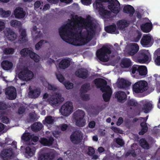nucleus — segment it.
I'll use <instances>...</instances> for the list:
<instances>
[{"mask_svg":"<svg viewBox=\"0 0 160 160\" xmlns=\"http://www.w3.org/2000/svg\"><path fill=\"white\" fill-rule=\"evenodd\" d=\"M54 119L52 117L50 116H48L46 117L45 119L43 121V123L44 124L46 123L50 124H52L54 122Z\"/></svg>","mask_w":160,"mask_h":160,"instance_id":"41","label":"nucleus"},{"mask_svg":"<svg viewBox=\"0 0 160 160\" xmlns=\"http://www.w3.org/2000/svg\"><path fill=\"white\" fill-rule=\"evenodd\" d=\"M116 27L115 24H113L105 27V30L108 33H112L116 30Z\"/></svg>","mask_w":160,"mask_h":160,"instance_id":"36","label":"nucleus"},{"mask_svg":"<svg viewBox=\"0 0 160 160\" xmlns=\"http://www.w3.org/2000/svg\"><path fill=\"white\" fill-rule=\"evenodd\" d=\"M135 12L133 7L129 5L125 6L123 8V12L125 13L129 14V16L132 17L133 16Z\"/></svg>","mask_w":160,"mask_h":160,"instance_id":"22","label":"nucleus"},{"mask_svg":"<svg viewBox=\"0 0 160 160\" xmlns=\"http://www.w3.org/2000/svg\"><path fill=\"white\" fill-rule=\"evenodd\" d=\"M129 23L126 20H121L118 22L117 25L121 29H123L125 28L128 26Z\"/></svg>","mask_w":160,"mask_h":160,"instance_id":"35","label":"nucleus"},{"mask_svg":"<svg viewBox=\"0 0 160 160\" xmlns=\"http://www.w3.org/2000/svg\"><path fill=\"white\" fill-rule=\"evenodd\" d=\"M127 102V105L129 106L135 107L138 105V103L133 99H130L128 100Z\"/></svg>","mask_w":160,"mask_h":160,"instance_id":"49","label":"nucleus"},{"mask_svg":"<svg viewBox=\"0 0 160 160\" xmlns=\"http://www.w3.org/2000/svg\"><path fill=\"white\" fill-rule=\"evenodd\" d=\"M2 156L3 158H9L11 156V153L7 150H5L2 152Z\"/></svg>","mask_w":160,"mask_h":160,"instance_id":"50","label":"nucleus"},{"mask_svg":"<svg viewBox=\"0 0 160 160\" xmlns=\"http://www.w3.org/2000/svg\"><path fill=\"white\" fill-rule=\"evenodd\" d=\"M95 151L94 148L91 147H89L88 148L87 154L90 156H92L95 153Z\"/></svg>","mask_w":160,"mask_h":160,"instance_id":"53","label":"nucleus"},{"mask_svg":"<svg viewBox=\"0 0 160 160\" xmlns=\"http://www.w3.org/2000/svg\"><path fill=\"white\" fill-rule=\"evenodd\" d=\"M21 22L16 20H12L10 22L11 26L15 28H19L21 26Z\"/></svg>","mask_w":160,"mask_h":160,"instance_id":"46","label":"nucleus"},{"mask_svg":"<svg viewBox=\"0 0 160 160\" xmlns=\"http://www.w3.org/2000/svg\"><path fill=\"white\" fill-rule=\"evenodd\" d=\"M148 128H142L141 131L139 132L138 134L140 135H142L148 131Z\"/></svg>","mask_w":160,"mask_h":160,"instance_id":"58","label":"nucleus"},{"mask_svg":"<svg viewBox=\"0 0 160 160\" xmlns=\"http://www.w3.org/2000/svg\"><path fill=\"white\" fill-rule=\"evenodd\" d=\"M95 7L96 9L98 10L99 14L102 18H106L110 15L111 12L105 9L103 4H98Z\"/></svg>","mask_w":160,"mask_h":160,"instance_id":"12","label":"nucleus"},{"mask_svg":"<svg viewBox=\"0 0 160 160\" xmlns=\"http://www.w3.org/2000/svg\"><path fill=\"white\" fill-rule=\"evenodd\" d=\"M150 53L148 50H142L139 52L137 58L140 63H143L149 61V55Z\"/></svg>","mask_w":160,"mask_h":160,"instance_id":"11","label":"nucleus"},{"mask_svg":"<svg viewBox=\"0 0 160 160\" xmlns=\"http://www.w3.org/2000/svg\"><path fill=\"white\" fill-rule=\"evenodd\" d=\"M105 92L102 94V97L104 101L107 102L109 101L112 95L111 89L108 91L106 90Z\"/></svg>","mask_w":160,"mask_h":160,"instance_id":"34","label":"nucleus"},{"mask_svg":"<svg viewBox=\"0 0 160 160\" xmlns=\"http://www.w3.org/2000/svg\"><path fill=\"white\" fill-rule=\"evenodd\" d=\"M73 109L72 102L70 101H68L62 106L60 112L62 115L68 116L72 112Z\"/></svg>","mask_w":160,"mask_h":160,"instance_id":"8","label":"nucleus"},{"mask_svg":"<svg viewBox=\"0 0 160 160\" xmlns=\"http://www.w3.org/2000/svg\"><path fill=\"white\" fill-rule=\"evenodd\" d=\"M69 22L62 26L59 29V34L62 39L66 42H68L70 36L75 38L78 40L82 35L81 31L78 32V31L74 32L72 26L78 27L79 29H82L83 27L87 30L88 34L92 32H94L93 23L90 19H84L81 16L75 15L71 21L68 20Z\"/></svg>","mask_w":160,"mask_h":160,"instance_id":"1","label":"nucleus"},{"mask_svg":"<svg viewBox=\"0 0 160 160\" xmlns=\"http://www.w3.org/2000/svg\"><path fill=\"white\" fill-rule=\"evenodd\" d=\"M140 65H133L131 69L132 73L133 74H136V75H139V68Z\"/></svg>","mask_w":160,"mask_h":160,"instance_id":"39","label":"nucleus"},{"mask_svg":"<svg viewBox=\"0 0 160 160\" xmlns=\"http://www.w3.org/2000/svg\"><path fill=\"white\" fill-rule=\"evenodd\" d=\"M152 27V24L150 21L148 22L142 23L141 25L142 31L145 33H148L151 31Z\"/></svg>","mask_w":160,"mask_h":160,"instance_id":"19","label":"nucleus"},{"mask_svg":"<svg viewBox=\"0 0 160 160\" xmlns=\"http://www.w3.org/2000/svg\"><path fill=\"white\" fill-rule=\"evenodd\" d=\"M19 76L23 80L28 81L33 78L34 74L27 67H25L22 69L19 73Z\"/></svg>","mask_w":160,"mask_h":160,"instance_id":"7","label":"nucleus"},{"mask_svg":"<svg viewBox=\"0 0 160 160\" xmlns=\"http://www.w3.org/2000/svg\"><path fill=\"white\" fill-rule=\"evenodd\" d=\"M85 116V113L82 110H78L73 114V118L74 120L83 119Z\"/></svg>","mask_w":160,"mask_h":160,"instance_id":"29","label":"nucleus"},{"mask_svg":"<svg viewBox=\"0 0 160 160\" xmlns=\"http://www.w3.org/2000/svg\"><path fill=\"white\" fill-rule=\"evenodd\" d=\"M153 59L156 64L160 65V51L158 53H154Z\"/></svg>","mask_w":160,"mask_h":160,"instance_id":"43","label":"nucleus"},{"mask_svg":"<svg viewBox=\"0 0 160 160\" xmlns=\"http://www.w3.org/2000/svg\"><path fill=\"white\" fill-rule=\"evenodd\" d=\"M82 100L85 101H87L90 99L89 95L88 94H84L81 95Z\"/></svg>","mask_w":160,"mask_h":160,"instance_id":"56","label":"nucleus"},{"mask_svg":"<svg viewBox=\"0 0 160 160\" xmlns=\"http://www.w3.org/2000/svg\"><path fill=\"white\" fill-rule=\"evenodd\" d=\"M8 108V105L3 102H0V110H4Z\"/></svg>","mask_w":160,"mask_h":160,"instance_id":"52","label":"nucleus"},{"mask_svg":"<svg viewBox=\"0 0 160 160\" xmlns=\"http://www.w3.org/2000/svg\"><path fill=\"white\" fill-rule=\"evenodd\" d=\"M121 65L124 68H129L132 65L131 61L128 58H123L121 60Z\"/></svg>","mask_w":160,"mask_h":160,"instance_id":"28","label":"nucleus"},{"mask_svg":"<svg viewBox=\"0 0 160 160\" xmlns=\"http://www.w3.org/2000/svg\"><path fill=\"white\" fill-rule=\"evenodd\" d=\"M76 121V125L79 127H82L85 126V122L83 119H79L77 120H75Z\"/></svg>","mask_w":160,"mask_h":160,"instance_id":"45","label":"nucleus"},{"mask_svg":"<svg viewBox=\"0 0 160 160\" xmlns=\"http://www.w3.org/2000/svg\"><path fill=\"white\" fill-rule=\"evenodd\" d=\"M151 41V37L148 35L145 34L142 36L141 40L140 43L143 47L148 48L152 46Z\"/></svg>","mask_w":160,"mask_h":160,"instance_id":"14","label":"nucleus"},{"mask_svg":"<svg viewBox=\"0 0 160 160\" xmlns=\"http://www.w3.org/2000/svg\"><path fill=\"white\" fill-rule=\"evenodd\" d=\"M40 93V91L37 89L30 90L28 93V95L30 97L35 98L38 97Z\"/></svg>","mask_w":160,"mask_h":160,"instance_id":"30","label":"nucleus"},{"mask_svg":"<svg viewBox=\"0 0 160 160\" xmlns=\"http://www.w3.org/2000/svg\"><path fill=\"white\" fill-rule=\"evenodd\" d=\"M91 89L90 84L89 82H86L82 85L80 91L81 93H86Z\"/></svg>","mask_w":160,"mask_h":160,"instance_id":"32","label":"nucleus"},{"mask_svg":"<svg viewBox=\"0 0 160 160\" xmlns=\"http://www.w3.org/2000/svg\"><path fill=\"white\" fill-rule=\"evenodd\" d=\"M88 35H82L81 37L78 40L80 42L82 45H84L88 42Z\"/></svg>","mask_w":160,"mask_h":160,"instance_id":"44","label":"nucleus"},{"mask_svg":"<svg viewBox=\"0 0 160 160\" xmlns=\"http://www.w3.org/2000/svg\"><path fill=\"white\" fill-rule=\"evenodd\" d=\"M54 141L53 138L50 137L48 139L45 138H41L40 142L44 146H50L52 144Z\"/></svg>","mask_w":160,"mask_h":160,"instance_id":"21","label":"nucleus"},{"mask_svg":"<svg viewBox=\"0 0 160 160\" xmlns=\"http://www.w3.org/2000/svg\"><path fill=\"white\" fill-rule=\"evenodd\" d=\"M70 65V61L68 59L64 58L61 60L59 64V68L64 69L69 67Z\"/></svg>","mask_w":160,"mask_h":160,"instance_id":"24","label":"nucleus"},{"mask_svg":"<svg viewBox=\"0 0 160 160\" xmlns=\"http://www.w3.org/2000/svg\"><path fill=\"white\" fill-rule=\"evenodd\" d=\"M97 88H100L102 92H104L106 90L108 91L111 89L110 87L107 85V82L105 79L102 78H97L93 81Z\"/></svg>","mask_w":160,"mask_h":160,"instance_id":"6","label":"nucleus"},{"mask_svg":"<svg viewBox=\"0 0 160 160\" xmlns=\"http://www.w3.org/2000/svg\"><path fill=\"white\" fill-rule=\"evenodd\" d=\"M32 138V135L28 132H25L21 137L22 140L24 142H28Z\"/></svg>","mask_w":160,"mask_h":160,"instance_id":"37","label":"nucleus"},{"mask_svg":"<svg viewBox=\"0 0 160 160\" xmlns=\"http://www.w3.org/2000/svg\"><path fill=\"white\" fill-rule=\"evenodd\" d=\"M4 34L9 40L12 41L15 40L17 37L16 34L10 28L5 31Z\"/></svg>","mask_w":160,"mask_h":160,"instance_id":"15","label":"nucleus"},{"mask_svg":"<svg viewBox=\"0 0 160 160\" xmlns=\"http://www.w3.org/2000/svg\"><path fill=\"white\" fill-rule=\"evenodd\" d=\"M116 142L118 145L121 146H123L124 144L122 139L120 138H116Z\"/></svg>","mask_w":160,"mask_h":160,"instance_id":"55","label":"nucleus"},{"mask_svg":"<svg viewBox=\"0 0 160 160\" xmlns=\"http://www.w3.org/2000/svg\"><path fill=\"white\" fill-rule=\"evenodd\" d=\"M142 102V111L146 113H148L152 108V103L147 101H143Z\"/></svg>","mask_w":160,"mask_h":160,"instance_id":"16","label":"nucleus"},{"mask_svg":"<svg viewBox=\"0 0 160 160\" xmlns=\"http://www.w3.org/2000/svg\"><path fill=\"white\" fill-rule=\"evenodd\" d=\"M71 142L75 144H78L81 142L83 139V134L79 130L73 131L70 136Z\"/></svg>","mask_w":160,"mask_h":160,"instance_id":"9","label":"nucleus"},{"mask_svg":"<svg viewBox=\"0 0 160 160\" xmlns=\"http://www.w3.org/2000/svg\"><path fill=\"white\" fill-rule=\"evenodd\" d=\"M47 42V41L44 40H40L35 45V49L36 50H39L41 48L42 45L44 43H46Z\"/></svg>","mask_w":160,"mask_h":160,"instance_id":"48","label":"nucleus"},{"mask_svg":"<svg viewBox=\"0 0 160 160\" xmlns=\"http://www.w3.org/2000/svg\"><path fill=\"white\" fill-rule=\"evenodd\" d=\"M14 14L16 18H23L25 16V13L22 8L18 7L14 11Z\"/></svg>","mask_w":160,"mask_h":160,"instance_id":"20","label":"nucleus"},{"mask_svg":"<svg viewBox=\"0 0 160 160\" xmlns=\"http://www.w3.org/2000/svg\"><path fill=\"white\" fill-rule=\"evenodd\" d=\"M75 74L77 77L83 79L87 78L89 76L88 70L83 68L78 69L75 72Z\"/></svg>","mask_w":160,"mask_h":160,"instance_id":"13","label":"nucleus"},{"mask_svg":"<svg viewBox=\"0 0 160 160\" xmlns=\"http://www.w3.org/2000/svg\"><path fill=\"white\" fill-rule=\"evenodd\" d=\"M43 126V125L40 122H36L34 123L32 125L31 128L33 131L35 132H37L41 130Z\"/></svg>","mask_w":160,"mask_h":160,"instance_id":"31","label":"nucleus"},{"mask_svg":"<svg viewBox=\"0 0 160 160\" xmlns=\"http://www.w3.org/2000/svg\"><path fill=\"white\" fill-rule=\"evenodd\" d=\"M148 88L147 82L144 80L137 82L132 86L133 92L137 94L142 93L146 91Z\"/></svg>","mask_w":160,"mask_h":160,"instance_id":"4","label":"nucleus"},{"mask_svg":"<svg viewBox=\"0 0 160 160\" xmlns=\"http://www.w3.org/2000/svg\"><path fill=\"white\" fill-rule=\"evenodd\" d=\"M102 2H108L109 5L108 8L111 11L114 13H118L120 11V5L117 0H96L95 5L97 6L98 4H103Z\"/></svg>","mask_w":160,"mask_h":160,"instance_id":"2","label":"nucleus"},{"mask_svg":"<svg viewBox=\"0 0 160 160\" xmlns=\"http://www.w3.org/2000/svg\"><path fill=\"white\" fill-rule=\"evenodd\" d=\"M139 49V46L137 43H131L128 50V54L130 56H133L137 53Z\"/></svg>","mask_w":160,"mask_h":160,"instance_id":"18","label":"nucleus"},{"mask_svg":"<svg viewBox=\"0 0 160 160\" xmlns=\"http://www.w3.org/2000/svg\"><path fill=\"white\" fill-rule=\"evenodd\" d=\"M56 76L58 81L62 82L64 81L65 78L63 76L60 74H57Z\"/></svg>","mask_w":160,"mask_h":160,"instance_id":"57","label":"nucleus"},{"mask_svg":"<svg viewBox=\"0 0 160 160\" xmlns=\"http://www.w3.org/2000/svg\"><path fill=\"white\" fill-rule=\"evenodd\" d=\"M115 97L117 98L118 102H121L123 100L127 99V95L123 92L118 91L116 93Z\"/></svg>","mask_w":160,"mask_h":160,"instance_id":"26","label":"nucleus"},{"mask_svg":"<svg viewBox=\"0 0 160 160\" xmlns=\"http://www.w3.org/2000/svg\"><path fill=\"white\" fill-rule=\"evenodd\" d=\"M82 3L85 5H88L91 3L92 0H81Z\"/></svg>","mask_w":160,"mask_h":160,"instance_id":"62","label":"nucleus"},{"mask_svg":"<svg viewBox=\"0 0 160 160\" xmlns=\"http://www.w3.org/2000/svg\"><path fill=\"white\" fill-rule=\"evenodd\" d=\"M64 100V98L62 97L60 94L55 93L49 98L48 101L51 105L54 106L62 102Z\"/></svg>","mask_w":160,"mask_h":160,"instance_id":"10","label":"nucleus"},{"mask_svg":"<svg viewBox=\"0 0 160 160\" xmlns=\"http://www.w3.org/2000/svg\"><path fill=\"white\" fill-rule=\"evenodd\" d=\"M20 35L19 37V41L22 43L27 42L28 40L27 37L26 31L25 29H22L20 31Z\"/></svg>","mask_w":160,"mask_h":160,"instance_id":"27","label":"nucleus"},{"mask_svg":"<svg viewBox=\"0 0 160 160\" xmlns=\"http://www.w3.org/2000/svg\"><path fill=\"white\" fill-rule=\"evenodd\" d=\"M11 14V12L9 10L5 11L2 8H0V15L2 17L7 18Z\"/></svg>","mask_w":160,"mask_h":160,"instance_id":"40","label":"nucleus"},{"mask_svg":"<svg viewBox=\"0 0 160 160\" xmlns=\"http://www.w3.org/2000/svg\"><path fill=\"white\" fill-rule=\"evenodd\" d=\"M123 122V119L122 118L120 117H119L117 122L116 124L117 125L119 126L121 125Z\"/></svg>","mask_w":160,"mask_h":160,"instance_id":"64","label":"nucleus"},{"mask_svg":"<svg viewBox=\"0 0 160 160\" xmlns=\"http://www.w3.org/2000/svg\"><path fill=\"white\" fill-rule=\"evenodd\" d=\"M111 53V48L108 46H103L102 48L97 50L96 54L98 59L101 61L105 62L109 60L108 56Z\"/></svg>","mask_w":160,"mask_h":160,"instance_id":"3","label":"nucleus"},{"mask_svg":"<svg viewBox=\"0 0 160 160\" xmlns=\"http://www.w3.org/2000/svg\"><path fill=\"white\" fill-rule=\"evenodd\" d=\"M48 90H52L53 91H55L57 89V88L55 86L50 84H48Z\"/></svg>","mask_w":160,"mask_h":160,"instance_id":"59","label":"nucleus"},{"mask_svg":"<svg viewBox=\"0 0 160 160\" xmlns=\"http://www.w3.org/2000/svg\"><path fill=\"white\" fill-rule=\"evenodd\" d=\"M60 127L61 130L62 131H65L68 128V125L67 124H63L61 125Z\"/></svg>","mask_w":160,"mask_h":160,"instance_id":"63","label":"nucleus"},{"mask_svg":"<svg viewBox=\"0 0 160 160\" xmlns=\"http://www.w3.org/2000/svg\"><path fill=\"white\" fill-rule=\"evenodd\" d=\"M3 53L5 54H12L13 53L14 50L11 48H7L3 50Z\"/></svg>","mask_w":160,"mask_h":160,"instance_id":"47","label":"nucleus"},{"mask_svg":"<svg viewBox=\"0 0 160 160\" xmlns=\"http://www.w3.org/2000/svg\"><path fill=\"white\" fill-rule=\"evenodd\" d=\"M142 36V34L141 33H138L136 37L133 38V41L135 42H138Z\"/></svg>","mask_w":160,"mask_h":160,"instance_id":"60","label":"nucleus"},{"mask_svg":"<svg viewBox=\"0 0 160 160\" xmlns=\"http://www.w3.org/2000/svg\"><path fill=\"white\" fill-rule=\"evenodd\" d=\"M5 94L8 96L9 99L14 100L17 96L16 89L14 87L8 88L6 91Z\"/></svg>","mask_w":160,"mask_h":160,"instance_id":"17","label":"nucleus"},{"mask_svg":"<svg viewBox=\"0 0 160 160\" xmlns=\"http://www.w3.org/2000/svg\"><path fill=\"white\" fill-rule=\"evenodd\" d=\"M139 75L143 76L146 75L147 73V69L146 66H140L139 68Z\"/></svg>","mask_w":160,"mask_h":160,"instance_id":"42","label":"nucleus"},{"mask_svg":"<svg viewBox=\"0 0 160 160\" xmlns=\"http://www.w3.org/2000/svg\"><path fill=\"white\" fill-rule=\"evenodd\" d=\"M64 85L66 89H70L72 88L73 87V84L72 83L69 82H66L64 83Z\"/></svg>","mask_w":160,"mask_h":160,"instance_id":"51","label":"nucleus"},{"mask_svg":"<svg viewBox=\"0 0 160 160\" xmlns=\"http://www.w3.org/2000/svg\"><path fill=\"white\" fill-rule=\"evenodd\" d=\"M0 118L2 122L4 123L8 124L9 122V119L7 116H2Z\"/></svg>","mask_w":160,"mask_h":160,"instance_id":"54","label":"nucleus"},{"mask_svg":"<svg viewBox=\"0 0 160 160\" xmlns=\"http://www.w3.org/2000/svg\"><path fill=\"white\" fill-rule=\"evenodd\" d=\"M13 63L8 60H4L1 63L2 68L4 70H9L11 69L13 67Z\"/></svg>","mask_w":160,"mask_h":160,"instance_id":"25","label":"nucleus"},{"mask_svg":"<svg viewBox=\"0 0 160 160\" xmlns=\"http://www.w3.org/2000/svg\"><path fill=\"white\" fill-rule=\"evenodd\" d=\"M35 148L34 147H27L25 150V152L29 156H32L34 154Z\"/></svg>","mask_w":160,"mask_h":160,"instance_id":"33","label":"nucleus"},{"mask_svg":"<svg viewBox=\"0 0 160 160\" xmlns=\"http://www.w3.org/2000/svg\"><path fill=\"white\" fill-rule=\"evenodd\" d=\"M140 144L143 148L148 149L149 148V144L144 138H142L140 140Z\"/></svg>","mask_w":160,"mask_h":160,"instance_id":"38","label":"nucleus"},{"mask_svg":"<svg viewBox=\"0 0 160 160\" xmlns=\"http://www.w3.org/2000/svg\"><path fill=\"white\" fill-rule=\"evenodd\" d=\"M131 83L124 79H121L118 82V86L120 88L126 89L131 85Z\"/></svg>","mask_w":160,"mask_h":160,"instance_id":"23","label":"nucleus"},{"mask_svg":"<svg viewBox=\"0 0 160 160\" xmlns=\"http://www.w3.org/2000/svg\"><path fill=\"white\" fill-rule=\"evenodd\" d=\"M25 111L24 108L23 107H20L18 110V113L19 115L22 114Z\"/></svg>","mask_w":160,"mask_h":160,"instance_id":"61","label":"nucleus"},{"mask_svg":"<svg viewBox=\"0 0 160 160\" xmlns=\"http://www.w3.org/2000/svg\"><path fill=\"white\" fill-rule=\"evenodd\" d=\"M20 54L23 57H29L36 62L39 61V56L33 51L31 48H25L22 49L20 52Z\"/></svg>","mask_w":160,"mask_h":160,"instance_id":"5","label":"nucleus"}]
</instances>
